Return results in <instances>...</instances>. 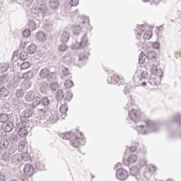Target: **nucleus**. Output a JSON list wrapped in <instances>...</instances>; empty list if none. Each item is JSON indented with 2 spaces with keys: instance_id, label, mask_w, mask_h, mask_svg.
I'll return each instance as SVG.
<instances>
[{
  "instance_id": "f257e3e1",
  "label": "nucleus",
  "mask_w": 181,
  "mask_h": 181,
  "mask_svg": "<svg viewBox=\"0 0 181 181\" xmlns=\"http://www.w3.org/2000/svg\"><path fill=\"white\" fill-rule=\"evenodd\" d=\"M87 35H83L79 41L75 40V42L72 45V49L74 50L83 49V47H86V46H87Z\"/></svg>"
},
{
  "instance_id": "f03ea898",
  "label": "nucleus",
  "mask_w": 181,
  "mask_h": 181,
  "mask_svg": "<svg viewBox=\"0 0 181 181\" xmlns=\"http://www.w3.org/2000/svg\"><path fill=\"white\" fill-rule=\"evenodd\" d=\"M32 107L33 108H37L39 111H41L42 108V95H39V93H37L35 95V97L32 101Z\"/></svg>"
},
{
  "instance_id": "7ed1b4c3",
  "label": "nucleus",
  "mask_w": 181,
  "mask_h": 181,
  "mask_svg": "<svg viewBox=\"0 0 181 181\" xmlns=\"http://www.w3.org/2000/svg\"><path fill=\"white\" fill-rule=\"evenodd\" d=\"M129 117L130 119L133 121V122L137 124V122H139L141 119V112L135 109H132V110L129 112Z\"/></svg>"
},
{
  "instance_id": "20e7f679",
  "label": "nucleus",
  "mask_w": 181,
  "mask_h": 181,
  "mask_svg": "<svg viewBox=\"0 0 181 181\" xmlns=\"http://www.w3.org/2000/svg\"><path fill=\"white\" fill-rule=\"evenodd\" d=\"M128 178V171L124 168H119L116 171V179L118 180H126Z\"/></svg>"
},
{
  "instance_id": "39448f33",
  "label": "nucleus",
  "mask_w": 181,
  "mask_h": 181,
  "mask_svg": "<svg viewBox=\"0 0 181 181\" xmlns=\"http://www.w3.org/2000/svg\"><path fill=\"white\" fill-rule=\"evenodd\" d=\"M48 73L49 74V81H57L59 74H57V68L56 66H50L48 69Z\"/></svg>"
},
{
  "instance_id": "423d86ee",
  "label": "nucleus",
  "mask_w": 181,
  "mask_h": 181,
  "mask_svg": "<svg viewBox=\"0 0 181 181\" xmlns=\"http://www.w3.org/2000/svg\"><path fill=\"white\" fill-rule=\"evenodd\" d=\"M23 172L26 176H28V177H32V176L36 173L33 165L31 164H26L23 168Z\"/></svg>"
},
{
  "instance_id": "0eeeda50",
  "label": "nucleus",
  "mask_w": 181,
  "mask_h": 181,
  "mask_svg": "<svg viewBox=\"0 0 181 181\" xmlns=\"http://www.w3.org/2000/svg\"><path fill=\"white\" fill-rule=\"evenodd\" d=\"M39 76L41 78H47V81L52 82L53 81H50V75L49 74V69L43 68L39 72Z\"/></svg>"
},
{
  "instance_id": "6e6552de",
  "label": "nucleus",
  "mask_w": 181,
  "mask_h": 181,
  "mask_svg": "<svg viewBox=\"0 0 181 181\" xmlns=\"http://www.w3.org/2000/svg\"><path fill=\"white\" fill-rule=\"evenodd\" d=\"M81 135V138H75V139H72L71 140V145L72 146H74V148H78V146H80V145H83L81 144V142H83V141H80L79 139H83L84 138V136H83V133H80Z\"/></svg>"
},
{
  "instance_id": "1a4fd4ad",
  "label": "nucleus",
  "mask_w": 181,
  "mask_h": 181,
  "mask_svg": "<svg viewBox=\"0 0 181 181\" xmlns=\"http://www.w3.org/2000/svg\"><path fill=\"white\" fill-rule=\"evenodd\" d=\"M37 95L35 90H30L25 93V100L27 103H32Z\"/></svg>"
},
{
  "instance_id": "9d476101",
  "label": "nucleus",
  "mask_w": 181,
  "mask_h": 181,
  "mask_svg": "<svg viewBox=\"0 0 181 181\" xmlns=\"http://www.w3.org/2000/svg\"><path fill=\"white\" fill-rule=\"evenodd\" d=\"M28 134H29V127H28V123H26L24 127L18 129V135L21 136V138H25L27 136Z\"/></svg>"
},
{
  "instance_id": "9b49d317",
  "label": "nucleus",
  "mask_w": 181,
  "mask_h": 181,
  "mask_svg": "<svg viewBox=\"0 0 181 181\" xmlns=\"http://www.w3.org/2000/svg\"><path fill=\"white\" fill-rule=\"evenodd\" d=\"M2 129L5 131V132H11L13 129V122H7L6 123H3Z\"/></svg>"
},
{
  "instance_id": "f8f14e48",
  "label": "nucleus",
  "mask_w": 181,
  "mask_h": 181,
  "mask_svg": "<svg viewBox=\"0 0 181 181\" xmlns=\"http://www.w3.org/2000/svg\"><path fill=\"white\" fill-rule=\"evenodd\" d=\"M22 162V156L19 153H16L11 157V163L13 165H19Z\"/></svg>"
},
{
  "instance_id": "ddd939ff",
  "label": "nucleus",
  "mask_w": 181,
  "mask_h": 181,
  "mask_svg": "<svg viewBox=\"0 0 181 181\" xmlns=\"http://www.w3.org/2000/svg\"><path fill=\"white\" fill-rule=\"evenodd\" d=\"M50 104V100L47 97H42V102H41V111H45V108L47 107Z\"/></svg>"
},
{
  "instance_id": "4468645a",
  "label": "nucleus",
  "mask_w": 181,
  "mask_h": 181,
  "mask_svg": "<svg viewBox=\"0 0 181 181\" xmlns=\"http://www.w3.org/2000/svg\"><path fill=\"white\" fill-rule=\"evenodd\" d=\"M49 6L51 9L56 11L60 6V4L59 3V0H49Z\"/></svg>"
},
{
  "instance_id": "2eb2a0df",
  "label": "nucleus",
  "mask_w": 181,
  "mask_h": 181,
  "mask_svg": "<svg viewBox=\"0 0 181 181\" xmlns=\"http://www.w3.org/2000/svg\"><path fill=\"white\" fill-rule=\"evenodd\" d=\"M32 87V81L29 80H25L21 83V88L23 90H29Z\"/></svg>"
},
{
  "instance_id": "dca6fc26",
  "label": "nucleus",
  "mask_w": 181,
  "mask_h": 181,
  "mask_svg": "<svg viewBox=\"0 0 181 181\" xmlns=\"http://www.w3.org/2000/svg\"><path fill=\"white\" fill-rule=\"evenodd\" d=\"M69 39H70V34L66 31L64 32L61 35V42L62 43L66 44L69 42Z\"/></svg>"
},
{
  "instance_id": "f3484780",
  "label": "nucleus",
  "mask_w": 181,
  "mask_h": 181,
  "mask_svg": "<svg viewBox=\"0 0 181 181\" xmlns=\"http://www.w3.org/2000/svg\"><path fill=\"white\" fill-rule=\"evenodd\" d=\"M49 83L42 82L40 85V91H41L42 93H47V91H49Z\"/></svg>"
},
{
  "instance_id": "a211bd4d",
  "label": "nucleus",
  "mask_w": 181,
  "mask_h": 181,
  "mask_svg": "<svg viewBox=\"0 0 181 181\" xmlns=\"http://www.w3.org/2000/svg\"><path fill=\"white\" fill-rule=\"evenodd\" d=\"M37 39L40 42H45V40L47 39L46 37V33H45L43 31H39L37 33Z\"/></svg>"
},
{
  "instance_id": "6ab92c4d",
  "label": "nucleus",
  "mask_w": 181,
  "mask_h": 181,
  "mask_svg": "<svg viewBox=\"0 0 181 181\" xmlns=\"http://www.w3.org/2000/svg\"><path fill=\"white\" fill-rule=\"evenodd\" d=\"M172 121H175L178 125H181V113H175L171 117Z\"/></svg>"
},
{
  "instance_id": "aec40b11",
  "label": "nucleus",
  "mask_w": 181,
  "mask_h": 181,
  "mask_svg": "<svg viewBox=\"0 0 181 181\" xmlns=\"http://www.w3.org/2000/svg\"><path fill=\"white\" fill-rule=\"evenodd\" d=\"M32 117V111L30 110H23V113L21 114V118L23 119L25 118V121Z\"/></svg>"
},
{
  "instance_id": "412c9836",
  "label": "nucleus",
  "mask_w": 181,
  "mask_h": 181,
  "mask_svg": "<svg viewBox=\"0 0 181 181\" xmlns=\"http://www.w3.org/2000/svg\"><path fill=\"white\" fill-rule=\"evenodd\" d=\"M55 98L57 101H62L64 98V94L63 93V90H58L55 93Z\"/></svg>"
},
{
  "instance_id": "4be33fe9",
  "label": "nucleus",
  "mask_w": 181,
  "mask_h": 181,
  "mask_svg": "<svg viewBox=\"0 0 181 181\" xmlns=\"http://www.w3.org/2000/svg\"><path fill=\"white\" fill-rule=\"evenodd\" d=\"M27 52L28 54H33V53L36 52V45L35 44H32L27 48Z\"/></svg>"
},
{
  "instance_id": "5701e85b",
  "label": "nucleus",
  "mask_w": 181,
  "mask_h": 181,
  "mask_svg": "<svg viewBox=\"0 0 181 181\" xmlns=\"http://www.w3.org/2000/svg\"><path fill=\"white\" fill-rule=\"evenodd\" d=\"M74 37H77V36H80V35L83 34V31L81 30V27L79 25L75 28L73 30Z\"/></svg>"
},
{
  "instance_id": "b1692460",
  "label": "nucleus",
  "mask_w": 181,
  "mask_h": 181,
  "mask_svg": "<svg viewBox=\"0 0 181 181\" xmlns=\"http://www.w3.org/2000/svg\"><path fill=\"white\" fill-rule=\"evenodd\" d=\"M9 94V90L6 89V88H0V95L1 97H3V98H5V97H8Z\"/></svg>"
},
{
  "instance_id": "393cba45",
  "label": "nucleus",
  "mask_w": 181,
  "mask_h": 181,
  "mask_svg": "<svg viewBox=\"0 0 181 181\" xmlns=\"http://www.w3.org/2000/svg\"><path fill=\"white\" fill-rule=\"evenodd\" d=\"M147 58L148 57L145 54V53L141 52V54L139 55V63L140 64H144Z\"/></svg>"
},
{
  "instance_id": "a878e982",
  "label": "nucleus",
  "mask_w": 181,
  "mask_h": 181,
  "mask_svg": "<svg viewBox=\"0 0 181 181\" xmlns=\"http://www.w3.org/2000/svg\"><path fill=\"white\" fill-rule=\"evenodd\" d=\"M146 124L147 127L152 128L154 132H157V131L155 129V128H156V123H155V122L152 120H147L146 121Z\"/></svg>"
},
{
  "instance_id": "bb28decb",
  "label": "nucleus",
  "mask_w": 181,
  "mask_h": 181,
  "mask_svg": "<svg viewBox=\"0 0 181 181\" xmlns=\"http://www.w3.org/2000/svg\"><path fill=\"white\" fill-rule=\"evenodd\" d=\"M138 160V157L135 154L130 155L127 158V162L130 164L135 163Z\"/></svg>"
},
{
  "instance_id": "cd10ccee",
  "label": "nucleus",
  "mask_w": 181,
  "mask_h": 181,
  "mask_svg": "<svg viewBox=\"0 0 181 181\" xmlns=\"http://www.w3.org/2000/svg\"><path fill=\"white\" fill-rule=\"evenodd\" d=\"M9 78H8V74H3L0 76V86L3 83H7L8 81Z\"/></svg>"
},
{
  "instance_id": "c85d7f7f",
  "label": "nucleus",
  "mask_w": 181,
  "mask_h": 181,
  "mask_svg": "<svg viewBox=\"0 0 181 181\" xmlns=\"http://www.w3.org/2000/svg\"><path fill=\"white\" fill-rule=\"evenodd\" d=\"M148 165V163L145 160L140 159L139 160V163L136 165L137 169H141V168H144V166H146Z\"/></svg>"
},
{
  "instance_id": "c756f323",
  "label": "nucleus",
  "mask_w": 181,
  "mask_h": 181,
  "mask_svg": "<svg viewBox=\"0 0 181 181\" xmlns=\"http://www.w3.org/2000/svg\"><path fill=\"white\" fill-rule=\"evenodd\" d=\"M146 26H148L146 24H142L141 25L137 26V29L140 30V32L137 33V35L139 36H141L142 33L145 31V28H146Z\"/></svg>"
},
{
  "instance_id": "7c9ffc66",
  "label": "nucleus",
  "mask_w": 181,
  "mask_h": 181,
  "mask_svg": "<svg viewBox=\"0 0 181 181\" xmlns=\"http://www.w3.org/2000/svg\"><path fill=\"white\" fill-rule=\"evenodd\" d=\"M9 119V116H8V115L6 114H2L0 115V122H2L3 124L6 123Z\"/></svg>"
},
{
  "instance_id": "2f4dec72",
  "label": "nucleus",
  "mask_w": 181,
  "mask_h": 181,
  "mask_svg": "<svg viewBox=\"0 0 181 181\" xmlns=\"http://www.w3.org/2000/svg\"><path fill=\"white\" fill-rule=\"evenodd\" d=\"M151 37H152V31L151 30L146 31L143 35V39L144 40H149Z\"/></svg>"
},
{
  "instance_id": "473e14b6",
  "label": "nucleus",
  "mask_w": 181,
  "mask_h": 181,
  "mask_svg": "<svg viewBox=\"0 0 181 181\" xmlns=\"http://www.w3.org/2000/svg\"><path fill=\"white\" fill-rule=\"evenodd\" d=\"M49 88L52 93H54V91L59 88V84L56 82H52L50 83Z\"/></svg>"
},
{
  "instance_id": "72a5a7b5",
  "label": "nucleus",
  "mask_w": 181,
  "mask_h": 181,
  "mask_svg": "<svg viewBox=\"0 0 181 181\" xmlns=\"http://www.w3.org/2000/svg\"><path fill=\"white\" fill-rule=\"evenodd\" d=\"M33 72L32 71H29L25 74H23V78H33Z\"/></svg>"
},
{
  "instance_id": "f704fd0d",
  "label": "nucleus",
  "mask_w": 181,
  "mask_h": 181,
  "mask_svg": "<svg viewBox=\"0 0 181 181\" xmlns=\"http://www.w3.org/2000/svg\"><path fill=\"white\" fill-rule=\"evenodd\" d=\"M19 57L21 60H28V53H26L25 51H21L19 54Z\"/></svg>"
},
{
  "instance_id": "c9c22d12",
  "label": "nucleus",
  "mask_w": 181,
  "mask_h": 181,
  "mask_svg": "<svg viewBox=\"0 0 181 181\" xmlns=\"http://www.w3.org/2000/svg\"><path fill=\"white\" fill-rule=\"evenodd\" d=\"M60 138H62V139L69 140L70 138H71V134L70 132H65L60 135Z\"/></svg>"
},
{
  "instance_id": "e433bc0d",
  "label": "nucleus",
  "mask_w": 181,
  "mask_h": 181,
  "mask_svg": "<svg viewBox=\"0 0 181 181\" xmlns=\"http://www.w3.org/2000/svg\"><path fill=\"white\" fill-rule=\"evenodd\" d=\"M30 67V63L29 62H25L21 64V70H28Z\"/></svg>"
},
{
  "instance_id": "4c0bfd02",
  "label": "nucleus",
  "mask_w": 181,
  "mask_h": 181,
  "mask_svg": "<svg viewBox=\"0 0 181 181\" xmlns=\"http://www.w3.org/2000/svg\"><path fill=\"white\" fill-rule=\"evenodd\" d=\"M16 95L17 98H22L25 95V92L22 89H18L16 91Z\"/></svg>"
},
{
  "instance_id": "58836bf2",
  "label": "nucleus",
  "mask_w": 181,
  "mask_h": 181,
  "mask_svg": "<svg viewBox=\"0 0 181 181\" xmlns=\"http://www.w3.org/2000/svg\"><path fill=\"white\" fill-rule=\"evenodd\" d=\"M147 59H156V53L153 51H150L147 53Z\"/></svg>"
},
{
  "instance_id": "ea45409f",
  "label": "nucleus",
  "mask_w": 181,
  "mask_h": 181,
  "mask_svg": "<svg viewBox=\"0 0 181 181\" xmlns=\"http://www.w3.org/2000/svg\"><path fill=\"white\" fill-rule=\"evenodd\" d=\"M58 49H59V52H66V49H69V46H67V45L63 43V44L59 45Z\"/></svg>"
},
{
  "instance_id": "a19ab883",
  "label": "nucleus",
  "mask_w": 181,
  "mask_h": 181,
  "mask_svg": "<svg viewBox=\"0 0 181 181\" xmlns=\"http://www.w3.org/2000/svg\"><path fill=\"white\" fill-rule=\"evenodd\" d=\"M111 81L112 83H119V81H121V78H119V76H118V75H114L112 78H111Z\"/></svg>"
},
{
  "instance_id": "79ce46f5",
  "label": "nucleus",
  "mask_w": 181,
  "mask_h": 181,
  "mask_svg": "<svg viewBox=\"0 0 181 181\" xmlns=\"http://www.w3.org/2000/svg\"><path fill=\"white\" fill-rule=\"evenodd\" d=\"M8 141H5L4 140L1 141L0 143V148L2 151H5L6 148H8Z\"/></svg>"
},
{
  "instance_id": "37998d69",
  "label": "nucleus",
  "mask_w": 181,
  "mask_h": 181,
  "mask_svg": "<svg viewBox=\"0 0 181 181\" xmlns=\"http://www.w3.org/2000/svg\"><path fill=\"white\" fill-rule=\"evenodd\" d=\"M29 29H30L31 30H35L36 29V23L33 21H30L29 24Z\"/></svg>"
},
{
  "instance_id": "c03bdc74",
  "label": "nucleus",
  "mask_w": 181,
  "mask_h": 181,
  "mask_svg": "<svg viewBox=\"0 0 181 181\" xmlns=\"http://www.w3.org/2000/svg\"><path fill=\"white\" fill-rule=\"evenodd\" d=\"M59 70H61L62 76H67L69 74V69L64 66H62Z\"/></svg>"
},
{
  "instance_id": "a18cd8bd",
  "label": "nucleus",
  "mask_w": 181,
  "mask_h": 181,
  "mask_svg": "<svg viewBox=\"0 0 181 181\" xmlns=\"http://www.w3.org/2000/svg\"><path fill=\"white\" fill-rule=\"evenodd\" d=\"M2 159L3 160H5L6 162L9 160L11 159V154L9 153H5L2 155Z\"/></svg>"
},
{
  "instance_id": "49530a36",
  "label": "nucleus",
  "mask_w": 181,
  "mask_h": 181,
  "mask_svg": "<svg viewBox=\"0 0 181 181\" xmlns=\"http://www.w3.org/2000/svg\"><path fill=\"white\" fill-rule=\"evenodd\" d=\"M23 37H29L30 36V30L26 29L23 31Z\"/></svg>"
},
{
  "instance_id": "de8ad7c7",
  "label": "nucleus",
  "mask_w": 181,
  "mask_h": 181,
  "mask_svg": "<svg viewBox=\"0 0 181 181\" xmlns=\"http://www.w3.org/2000/svg\"><path fill=\"white\" fill-rule=\"evenodd\" d=\"M69 5L71 8H73V6H77L78 5V0H71Z\"/></svg>"
},
{
  "instance_id": "09e8293b",
  "label": "nucleus",
  "mask_w": 181,
  "mask_h": 181,
  "mask_svg": "<svg viewBox=\"0 0 181 181\" xmlns=\"http://www.w3.org/2000/svg\"><path fill=\"white\" fill-rule=\"evenodd\" d=\"M148 83L151 86H156L157 82H156V78H150L148 79Z\"/></svg>"
},
{
  "instance_id": "8fccbe9b",
  "label": "nucleus",
  "mask_w": 181,
  "mask_h": 181,
  "mask_svg": "<svg viewBox=\"0 0 181 181\" xmlns=\"http://www.w3.org/2000/svg\"><path fill=\"white\" fill-rule=\"evenodd\" d=\"M67 107H66L65 105H62L59 108V112H61V114H66V112H67Z\"/></svg>"
},
{
  "instance_id": "3c124183",
  "label": "nucleus",
  "mask_w": 181,
  "mask_h": 181,
  "mask_svg": "<svg viewBox=\"0 0 181 181\" xmlns=\"http://www.w3.org/2000/svg\"><path fill=\"white\" fill-rule=\"evenodd\" d=\"M87 59V57L86 56V54L82 53L79 54L78 62H84Z\"/></svg>"
},
{
  "instance_id": "603ef678",
  "label": "nucleus",
  "mask_w": 181,
  "mask_h": 181,
  "mask_svg": "<svg viewBox=\"0 0 181 181\" xmlns=\"http://www.w3.org/2000/svg\"><path fill=\"white\" fill-rule=\"evenodd\" d=\"M66 95H67V96L65 98V100L66 101H70V100H71V98H73V93H71V92L67 91Z\"/></svg>"
},
{
  "instance_id": "864d4df0",
  "label": "nucleus",
  "mask_w": 181,
  "mask_h": 181,
  "mask_svg": "<svg viewBox=\"0 0 181 181\" xmlns=\"http://www.w3.org/2000/svg\"><path fill=\"white\" fill-rule=\"evenodd\" d=\"M9 140L11 141V142H16L18 141V136L17 135H11L9 137Z\"/></svg>"
},
{
  "instance_id": "5fc2aeb1",
  "label": "nucleus",
  "mask_w": 181,
  "mask_h": 181,
  "mask_svg": "<svg viewBox=\"0 0 181 181\" xmlns=\"http://www.w3.org/2000/svg\"><path fill=\"white\" fill-rule=\"evenodd\" d=\"M35 122H36L37 125H42V124H45V119H37L35 120Z\"/></svg>"
},
{
  "instance_id": "6e6d98bb",
  "label": "nucleus",
  "mask_w": 181,
  "mask_h": 181,
  "mask_svg": "<svg viewBox=\"0 0 181 181\" xmlns=\"http://www.w3.org/2000/svg\"><path fill=\"white\" fill-rule=\"evenodd\" d=\"M160 44L158 42L153 43V49H159Z\"/></svg>"
},
{
  "instance_id": "4d7b16f0",
  "label": "nucleus",
  "mask_w": 181,
  "mask_h": 181,
  "mask_svg": "<svg viewBox=\"0 0 181 181\" xmlns=\"http://www.w3.org/2000/svg\"><path fill=\"white\" fill-rule=\"evenodd\" d=\"M70 56H71V52H68L63 57V59H68V60H70Z\"/></svg>"
},
{
  "instance_id": "13d9d810",
  "label": "nucleus",
  "mask_w": 181,
  "mask_h": 181,
  "mask_svg": "<svg viewBox=\"0 0 181 181\" xmlns=\"http://www.w3.org/2000/svg\"><path fill=\"white\" fill-rule=\"evenodd\" d=\"M153 168V170L151 168L148 169V172L151 173V172H156V168L154 165H152L151 167Z\"/></svg>"
},
{
  "instance_id": "bf43d9fd",
  "label": "nucleus",
  "mask_w": 181,
  "mask_h": 181,
  "mask_svg": "<svg viewBox=\"0 0 181 181\" xmlns=\"http://www.w3.org/2000/svg\"><path fill=\"white\" fill-rule=\"evenodd\" d=\"M6 179L5 175L0 174V181H4Z\"/></svg>"
},
{
  "instance_id": "052dcab7",
  "label": "nucleus",
  "mask_w": 181,
  "mask_h": 181,
  "mask_svg": "<svg viewBox=\"0 0 181 181\" xmlns=\"http://www.w3.org/2000/svg\"><path fill=\"white\" fill-rule=\"evenodd\" d=\"M130 152H135L136 151V148L135 147H132L129 148Z\"/></svg>"
},
{
  "instance_id": "680f3d73",
  "label": "nucleus",
  "mask_w": 181,
  "mask_h": 181,
  "mask_svg": "<svg viewBox=\"0 0 181 181\" xmlns=\"http://www.w3.org/2000/svg\"><path fill=\"white\" fill-rule=\"evenodd\" d=\"M68 83H69V88L71 87H73V82L71 81H69Z\"/></svg>"
},
{
  "instance_id": "e2e57ef3",
  "label": "nucleus",
  "mask_w": 181,
  "mask_h": 181,
  "mask_svg": "<svg viewBox=\"0 0 181 181\" xmlns=\"http://www.w3.org/2000/svg\"><path fill=\"white\" fill-rule=\"evenodd\" d=\"M130 173L132 174L133 176L134 175H135V170H134L132 168H130Z\"/></svg>"
},
{
  "instance_id": "0e129e2a",
  "label": "nucleus",
  "mask_w": 181,
  "mask_h": 181,
  "mask_svg": "<svg viewBox=\"0 0 181 181\" xmlns=\"http://www.w3.org/2000/svg\"><path fill=\"white\" fill-rule=\"evenodd\" d=\"M141 86L142 87H145V86H146V82H142Z\"/></svg>"
},
{
  "instance_id": "69168bd1",
  "label": "nucleus",
  "mask_w": 181,
  "mask_h": 181,
  "mask_svg": "<svg viewBox=\"0 0 181 181\" xmlns=\"http://www.w3.org/2000/svg\"><path fill=\"white\" fill-rule=\"evenodd\" d=\"M38 11H39V13H43V10L42 9H40V8H38Z\"/></svg>"
},
{
  "instance_id": "338daca9",
  "label": "nucleus",
  "mask_w": 181,
  "mask_h": 181,
  "mask_svg": "<svg viewBox=\"0 0 181 181\" xmlns=\"http://www.w3.org/2000/svg\"><path fill=\"white\" fill-rule=\"evenodd\" d=\"M27 2H29V4H32L33 2V0H26Z\"/></svg>"
},
{
  "instance_id": "774afa93",
  "label": "nucleus",
  "mask_w": 181,
  "mask_h": 181,
  "mask_svg": "<svg viewBox=\"0 0 181 181\" xmlns=\"http://www.w3.org/2000/svg\"><path fill=\"white\" fill-rule=\"evenodd\" d=\"M139 127V128H144V125H139V126H138Z\"/></svg>"
}]
</instances>
